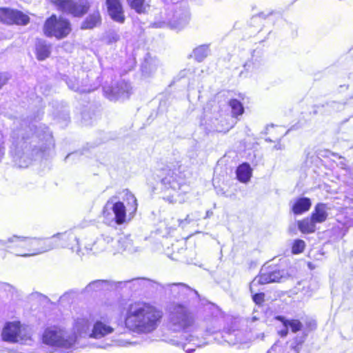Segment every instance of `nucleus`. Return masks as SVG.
<instances>
[{
    "label": "nucleus",
    "instance_id": "cd10ccee",
    "mask_svg": "<svg viewBox=\"0 0 353 353\" xmlns=\"http://www.w3.org/2000/svg\"><path fill=\"white\" fill-rule=\"evenodd\" d=\"M209 52V46L208 45H201L194 50L193 55L198 62H201L208 56Z\"/></svg>",
    "mask_w": 353,
    "mask_h": 353
},
{
    "label": "nucleus",
    "instance_id": "393cba45",
    "mask_svg": "<svg viewBox=\"0 0 353 353\" xmlns=\"http://www.w3.org/2000/svg\"><path fill=\"white\" fill-rule=\"evenodd\" d=\"M238 180L242 183H247L251 176V168L248 163L240 165L236 170Z\"/></svg>",
    "mask_w": 353,
    "mask_h": 353
},
{
    "label": "nucleus",
    "instance_id": "4be33fe9",
    "mask_svg": "<svg viewBox=\"0 0 353 353\" xmlns=\"http://www.w3.org/2000/svg\"><path fill=\"white\" fill-rule=\"evenodd\" d=\"M101 23V18L99 12L97 11L89 14L82 22L81 28L83 30L92 29L99 26Z\"/></svg>",
    "mask_w": 353,
    "mask_h": 353
},
{
    "label": "nucleus",
    "instance_id": "f3484780",
    "mask_svg": "<svg viewBox=\"0 0 353 353\" xmlns=\"http://www.w3.org/2000/svg\"><path fill=\"white\" fill-rule=\"evenodd\" d=\"M291 211L295 215H300L307 212L312 205L311 199L305 196H299L290 203Z\"/></svg>",
    "mask_w": 353,
    "mask_h": 353
},
{
    "label": "nucleus",
    "instance_id": "c9c22d12",
    "mask_svg": "<svg viewBox=\"0 0 353 353\" xmlns=\"http://www.w3.org/2000/svg\"><path fill=\"white\" fill-rule=\"evenodd\" d=\"M75 327L79 332L88 330L90 327L88 319H79L75 323Z\"/></svg>",
    "mask_w": 353,
    "mask_h": 353
},
{
    "label": "nucleus",
    "instance_id": "e433bc0d",
    "mask_svg": "<svg viewBox=\"0 0 353 353\" xmlns=\"http://www.w3.org/2000/svg\"><path fill=\"white\" fill-rule=\"evenodd\" d=\"M120 39L119 35L115 31H110L106 36V42L108 44H112L118 41Z\"/></svg>",
    "mask_w": 353,
    "mask_h": 353
},
{
    "label": "nucleus",
    "instance_id": "f03ea898",
    "mask_svg": "<svg viewBox=\"0 0 353 353\" xmlns=\"http://www.w3.org/2000/svg\"><path fill=\"white\" fill-rule=\"evenodd\" d=\"M77 229L57 233L50 238H36L13 235L4 242L5 248L17 256H28L61 247L80 250V235Z\"/></svg>",
    "mask_w": 353,
    "mask_h": 353
},
{
    "label": "nucleus",
    "instance_id": "c756f323",
    "mask_svg": "<svg viewBox=\"0 0 353 353\" xmlns=\"http://www.w3.org/2000/svg\"><path fill=\"white\" fill-rule=\"evenodd\" d=\"M306 247L305 242L302 239H295L291 244V253L292 254H299L304 252Z\"/></svg>",
    "mask_w": 353,
    "mask_h": 353
},
{
    "label": "nucleus",
    "instance_id": "a19ab883",
    "mask_svg": "<svg viewBox=\"0 0 353 353\" xmlns=\"http://www.w3.org/2000/svg\"><path fill=\"white\" fill-rule=\"evenodd\" d=\"M217 121V119H215V121H212V126L211 127L212 130L215 131H221V128L216 125V122Z\"/></svg>",
    "mask_w": 353,
    "mask_h": 353
},
{
    "label": "nucleus",
    "instance_id": "58836bf2",
    "mask_svg": "<svg viewBox=\"0 0 353 353\" xmlns=\"http://www.w3.org/2000/svg\"><path fill=\"white\" fill-rule=\"evenodd\" d=\"M8 79V76L7 73L0 72V89L2 86L6 84Z\"/></svg>",
    "mask_w": 353,
    "mask_h": 353
},
{
    "label": "nucleus",
    "instance_id": "7c9ffc66",
    "mask_svg": "<svg viewBox=\"0 0 353 353\" xmlns=\"http://www.w3.org/2000/svg\"><path fill=\"white\" fill-rule=\"evenodd\" d=\"M282 22V16L279 12H272L266 15V25L275 26Z\"/></svg>",
    "mask_w": 353,
    "mask_h": 353
},
{
    "label": "nucleus",
    "instance_id": "72a5a7b5",
    "mask_svg": "<svg viewBox=\"0 0 353 353\" xmlns=\"http://www.w3.org/2000/svg\"><path fill=\"white\" fill-rule=\"evenodd\" d=\"M145 0H127L131 8L138 13H143L145 10Z\"/></svg>",
    "mask_w": 353,
    "mask_h": 353
},
{
    "label": "nucleus",
    "instance_id": "09e8293b",
    "mask_svg": "<svg viewBox=\"0 0 353 353\" xmlns=\"http://www.w3.org/2000/svg\"><path fill=\"white\" fill-rule=\"evenodd\" d=\"M193 351H194V350H187V352H188V353H191V352H192Z\"/></svg>",
    "mask_w": 353,
    "mask_h": 353
},
{
    "label": "nucleus",
    "instance_id": "c03bdc74",
    "mask_svg": "<svg viewBox=\"0 0 353 353\" xmlns=\"http://www.w3.org/2000/svg\"><path fill=\"white\" fill-rule=\"evenodd\" d=\"M77 154V152H74V153H71V154H69L66 156L65 160V161H68L70 157H73V156H76Z\"/></svg>",
    "mask_w": 353,
    "mask_h": 353
},
{
    "label": "nucleus",
    "instance_id": "0eeeda50",
    "mask_svg": "<svg viewBox=\"0 0 353 353\" xmlns=\"http://www.w3.org/2000/svg\"><path fill=\"white\" fill-rule=\"evenodd\" d=\"M173 310L170 324L174 332L185 331L194 325V316L185 305L178 303Z\"/></svg>",
    "mask_w": 353,
    "mask_h": 353
},
{
    "label": "nucleus",
    "instance_id": "5701e85b",
    "mask_svg": "<svg viewBox=\"0 0 353 353\" xmlns=\"http://www.w3.org/2000/svg\"><path fill=\"white\" fill-rule=\"evenodd\" d=\"M190 14L188 11L184 10L181 14H175L171 25L173 28L180 30L189 22Z\"/></svg>",
    "mask_w": 353,
    "mask_h": 353
},
{
    "label": "nucleus",
    "instance_id": "2eb2a0df",
    "mask_svg": "<svg viewBox=\"0 0 353 353\" xmlns=\"http://www.w3.org/2000/svg\"><path fill=\"white\" fill-rule=\"evenodd\" d=\"M110 17L114 21L123 23L125 21L123 7L120 0H105Z\"/></svg>",
    "mask_w": 353,
    "mask_h": 353
},
{
    "label": "nucleus",
    "instance_id": "ddd939ff",
    "mask_svg": "<svg viewBox=\"0 0 353 353\" xmlns=\"http://www.w3.org/2000/svg\"><path fill=\"white\" fill-rule=\"evenodd\" d=\"M160 66V61L156 57H152L150 53L146 54L141 64L142 77L144 79L152 77Z\"/></svg>",
    "mask_w": 353,
    "mask_h": 353
},
{
    "label": "nucleus",
    "instance_id": "f704fd0d",
    "mask_svg": "<svg viewBox=\"0 0 353 353\" xmlns=\"http://www.w3.org/2000/svg\"><path fill=\"white\" fill-rule=\"evenodd\" d=\"M264 20L265 16L263 12H260L252 17L250 23L253 26H263Z\"/></svg>",
    "mask_w": 353,
    "mask_h": 353
},
{
    "label": "nucleus",
    "instance_id": "7ed1b4c3",
    "mask_svg": "<svg viewBox=\"0 0 353 353\" xmlns=\"http://www.w3.org/2000/svg\"><path fill=\"white\" fill-rule=\"evenodd\" d=\"M164 314L157 305L145 301H136L125 309L123 324L129 331L137 334H149L161 324Z\"/></svg>",
    "mask_w": 353,
    "mask_h": 353
},
{
    "label": "nucleus",
    "instance_id": "49530a36",
    "mask_svg": "<svg viewBox=\"0 0 353 353\" xmlns=\"http://www.w3.org/2000/svg\"><path fill=\"white\" fill-rule=\"evenodd\" d=\"M194 217H190V215H187L186 218L185 219L184 221H191L192 219H194Z\"/></svg>",
    "mask_w": 353,
    "mask_h": 353
},
{
    "label": "nucleus",
    "instance_id": "dca6fc26",
    "mask_svg": "<svg viewBox=\"0 0 353 353\" xmlns=\"http://www.w3.org/2000/svg\"><path fill=\"white\" fill-rule=\"evenodd\" d=\"M275 319L281 322L283 325L285 327L284 330H282L279 332V335L282 337H285L288 335V327L290 328L291 332L293 333H296L301 331L303 327V323L299 319H287L283 316H276Z\"/></svg>",
    "mask_w": 353,
    "mask_h": 353
},
{
    "label": "nucleus",
    "instance_id": "9b49d317",
    "mask_svg": "<svg viewBox=\"0 0 353 353\" xmlns=\"http://www.w3.org/2000/svg\"><path fill=\"white\" fill-rule=\"evenodd\" d=\"M57 9L63 13L79 17L85 14L89 6L85 3H79L73 0H51Z\"/></svg>",
    "mask_w": 353,
    "mask_h": 353
},
{
    "label": "nucleus",
    "instance_id": "79ce46f5",
    "mask_svg": "<svg viewBox=\"0 0 353 353\" xmlns=\"http://www.w3.org/2000/svg\"><path fill=\"white\" fill-rule=\"evenodd\" d=\"M265 130H266V134H272V131L274 130V125H273V124H271L270 125H266Z\"/></svg>",
    "mask_w": 353,
    "mask_h": 353
},
{
    "label": "nucleus",
    "instance_id": "ea45409f",
    "mask_svg": "<svg viewBox=\"0 0 353 353\" xmlns=\"http://www.w3.org/2000/svg\"><path fill=\"white\" fill-rule=\"evenodd\" d=\"M237 330H239V329L236 325H231L225 329V332L231 334Z\"/></svg>",
    "mask_w": 353,
    "mask_h": 353
},
{
    "label": "nucleus",
    "instance_id": "bb28decb",
    "mask_svg": "<svg viewBox=\"0 0 353 353\" xmlns=\"http://www.w3.org/2000/svg\"><path fill=\"white\" fill-rule=\"evenodd\" d=\"M345 103L331 101H327L324 104L321 105V108H325V110L328 113L331 114L333 112H337L343 110L345 108Z\"/></svg>",
    "mask_w": 353,
    "mask_h": 353
},
{
    "label": "nucleus",
    "instance_id": "b1692460",
    "mask_svg": "<svg viewBox=\"0 0 353 353\" xmlns=\"http://www.w3.org/2000/svg\"><path fill=\"white\" fill-rule=\"evenodd\" d=\"M50 48V45L47 43L46 41L39 40L36 44L37 58L40 61L48 58L51 52Z\"/></svg>",
    "mask_w": 353,
    "mask_h": 353
},
{
    "label": "nucleus",
    "instance_id": "a18cd8bd",
    "mask_svg": "<svg viewBox=\"0 0 353 353\" xmlns=\"http://www.w3.org/2000/svg\"><path fill=\"white\" fill-rule=\"evenodd\" d=\"M4 154V148L0 146V160Z\"/></svg>",
    "mask_w": 353,
    "mask_h": 353
},
{
    "label": "nucleus",
    "instance_id": "1a4fd4ad",
    "mask_svg": "<svg viewBox=\"0 0 353 353\" xmlns=\"http://www.w3.org/2000/svg\"><path fill=\"white\" fill-rule=\"evenodd\" d=\"M104 96L111 101H117L128 99L132 90L129 83L124 80L105 85L103 87Z\"/></svg>",
    "mask_w": 353,
    "mask_h": 353
},
{
    "label": "nucleus",
    "instance_id": "f257e3e1",
    "mask_svg": "<svg viewBox=\"0 0 353 353\" xmlns=\"http://www.w3.org/2000/svg\"><path fill=\"white\" fill-rule=\"evenodd\" d=\"M10 139V153L14 164L21 168H28L35 157H42L54 145L48 127L26 121L14 122Z\"/></svg>",
    "mask_w": 353,
    "mask_h": 353
},
{
    "label": "nucleus",
    "instance_id": "c85d7f7f",
    "mask_svg": "<svg viewBox=\"0 0 353 353\" xmlns=\"http://www.w3.org/2000/svg\"><path fill=\"white\" fill-rule=\"evenodd\" d=\"M264 44L263 42H260L259 46L253 50L252 54V59L253 64L257 65L263 60L264 54Z\"/></svg>",
    "mask_w": 353,
    "mask_h": 353
},
{
    "label": "nucleus",
    "instance_id": "20e7f679",
    "mask_svg": "<svg viewBox=\"0 0 353 353\" xmlns=\"http://www.w3.org/2000/svg\"><path fill=\"white\" fill-rule=\"evenodd\" d=\"M158 177L165 190L173 192L168 196V200L170 203H181L188 199L186 194L190 190V186L186 183L181 166L172 169L169 167L164 168Z\"/></svg>",
    "mask_w": 353,
    "mask_h": 353
},
{
    "label": "nucleus",
    "instance_id": "6ab92c4d",
    "mask_svg": "<svg viewBox=\"0 0 353 353\" xmlns=\"http://www.w3.org/2000/svg\"><path fill=\"white\" fill-rule=\"evenodd\" d=\"M114 329L106 323L97 321L93 325L90 337L99 339L112 333Z\"/></svg>",
    "mask_w": 353,
    "mask_h": 353
},
{
    "label": "nucleus",
    "instance_id": "a211bd4d",
    "mask_svg": "<svg viewBox=\"0 0 353 353\" xmlns=\"http://www.w3.org/2000/svg\"><path fill=\"white\" fill-rule=\"evenodd\" d=\"M264 279L261 275L256 276L250 283V291L254 294L252 299L255 303L261 305L264 301V294L263 292H257L259 290L258 287L261 284L264 283Z\"/></svg>",
    "mask_w": 353,
    "mask_h": 353
},
{
    "label": "nucleus",
    "instance_id": "4c0bfd02",
    "mask_svg": "<svg viewBox=\"0 0 353 353\" xmlns=\"http://www.w3.org/2000/svg\"><path fill=\"white\" fill-rule=\"evenodd\" d=\"M303 343H304L303 339H302L301 338L296 337L294 339V345L292 346V348L294 351H296L297 353H299Z\"/></svg>",
    "mask_w": 353,
    "mask_h": 353
},
{
    "label": "nucleus",
    "instance_id": "473e14b6",
    "mask_svg": "<svg viewBox=\"0 0 353 353\" xmlns=\"http://www.w3.org/2000/svg\"><path fill=\"white\" fill-rule=\"evenodd\" d=\"M316 222H298V228L302 234H307L314 232Z\"/></svg>",
    "mask_w": 353,
    "mask_h": 353
},
{
    "label": "nucleus",
    "instance_id": "37998d69",
    "mask_svg": "<svg viewBox=\"0 0 353 353\" xmlns=\"http://www.w3.org/2000/svg\"><path fill=\"white\" fill-rule=\"evenodd\" d=\"M307 265L308 268L311 270H314L316 268V265H314L312 262L308 261L307 263Z\"/></svg>",
    "mask_w": 353,
    "mask_h": 353
},
{
    "label": "nucleus",
    "instance_id": "423d86ee",
    "mask_svg": "<svg viewBox=\"0 0 353 353\" xmlns=\"http://www.w3.org/2000/svg\"><path fill=\"white\" fill-rule=\"evenodd\" d=\"M41 341L43 343L51 347L70 349L76 343L77 336L65 335L63 328L58 325H52L43 330Z\"/></svg>",
    "mask_w": 353,
    "mask_h": 353
},
{
    "label": "nucleus",
    "instance_id": "6e6552de",
    "mask_svg": "<svg viewBox=\"0 0 353 353\" xmlns=\"http://www.w3.org/2000/svg\"><path fill=\"white\" fill-rule=\"evenodd\" d=\"M43 32L47 37L62 39L70 32V22L63 18H57L55 14H52L46 19L43 26Z\"/></svg>",
    "mask_w": 353,
    "mask_h": 353
},
{
    "label": "nucleus",
    "instance_id": "f8f14e48",
    "mask_svg": "<svg viewBox=\"0 0 353 353\" xmlns=\"http://www.w3.org/2000/svg\"><path fill=\"white\" fill-rule=\"evenodd\" d=\"M0 21L8 25L17 24L25 26L29 23L30 18L21 11L7 8H1Z\"/></svg>",
    "mask_w": 353,
    "mask_h": 353
},
{
    "label": "nucleus",
    "instance_id": "2f4dec72",
    "mask_svg": "<svg viewBox=\"0 0 353 353\" xmlns=\"http://www.w3.org/2000/svg\"><path fill=\"white\" fill-rule=\"evenodd\" d=\"M229 105L232 109V114L234 117L241 115L244 112V108L243 104L237 99H231Z\"/></svg>",
    "mask_w": 353,
    "mask_h": 353
},
{
    "label": "nucleus",
    "instance_id": "a878e982",
    "mask_svg": "<svg viewBox=\"0 0 353 353\" xmlns=\"http://www.w3.org/2000/svg\"><path fill=\"white\" fill-rule=\"evenodd\" d=\"M275 133L276 136H273V139H271L270 137L266 138V142L276 143L274 145L273 149L276 150H283L284 146L281 145V143H280V140L286 134L287 132H285L284 127L277 126L275 130Z\"/></svg>",
    "mask_w": 353,
    "mask_h": 353
},
{
    "label": "nucleus",
    "instance_id": "aec40b11",
    "mask_svg": "<svg viewBox=\"0 0 353 353\" xmlns=\"http://www.w3.org/2000/svg\"><path fill=\"white\" fill-rule=\"evenodd\" d=\"M331 208L329 204L319 203L314 208L310 221H325L328 216V210Z\"/></svg>",
    "mask_w": 353,
    "mask_h": 353
},
{
    "label": "nucleus",
    "instance_id": "9d476101",
    "mask_svg": "<svg viewBox=\"0 0 353 353\" xmlns=\"http://www.w3.org/2000/svg\"><path fill=\"white\" fill-rule=\"evenodd\" d=\"M27 328L22 325L19 321L6 323L1 332L2 339L11 343L23 340L27 337Z\"/></svg>",
    "mask_w": 353,
    "mask_h": 353
},
{
    "label": "nucleus",
    "instance_id": "4468645a",
    "mask_svg": "<svg viewBox=\"0 0 353 353\" xmlns=\"http://www.w3.org/2000/svg\"><path fill=\"white\" fill-rule=\"evenodd\" d=\"M283 261L279 259L278 262L272 261L266 268V283L279 282L284 276Z\"/></svg>",
    "mask_w": 353,
    "mask_h": 353
},
{
    "label": "nucleus",
    "instance_id": "412c9836",
    "mask_svg": "<svg viewBox=\"0 0 353 353\" xmlns=\"http://www.w3.org/2000/svg\"><path fill=\"white\" fill-rule=\"evenodd\" d=\"M67 84L70 89L79 92L80 93L90 92L94 91L98 86L99 83L96 85H88L87 83H81L80 85L79 81H77L75 78L70 79L67 81Z\"/></svg>",
    "mask_w": 353,
    "mask_h": 353
},
{
    "label": "nucleus",
    "instance_id": "39448f33",
    "mask_svg": "<svg viewBox=\"0 0 353 353\" xmlns=\"http://www.w3.org/2000/svg\"><path fill=\"white\" fill-rule=\"evenodd\" d=\"M123 201H117L112 196L105 203L103 213L105 218L110 221H131L137 211V200L128 190H124Z\"/></svg>",
    "mask_w": 353,
    "mask_h": 353
},
{
    "label": "nucleus",
    "instance_id": "de8ad7c7",
    "mask_svg": "<svg viewBox=\"0 0 353 353\" xmlns=\"http://www.w3.org/2000/svg\"><path fill=\"white\" fill-rule=\"evenodd\" d=\"M248 66V63H245L244 65H243L244 68H245L246 70H247V67Z\"/></svg>",
    "mask_w": 353,
    "mask_h": 353
},
{
    "label": "nucleus",
    "instance_id": "8fccbe9b",
    "mask_svg": "<svg viewBox=\"0 0 353 353\" xmlns=\"http://www.w3.org/2000/svg\"><path fill=\"white\" fill-rule=\"evenodd\" d=\"M207 218H209L208 212H206V216L205 217H203V219H207Z\"/></svg>",
    "mask_w": 353,
    "mask_h": 353
}]
</instances>
